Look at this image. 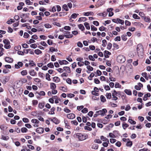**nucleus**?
I'll use <instances>...</instances> for the list:
<instances>
[{
  "instance_id": "1",
  "label": "nucleus",
  "mask_w": 151,
  "mask_h": 151,
  "mask_svg": "<svg viewBox=\"0 0 151 151\" xmlns=\"http://www.w3.org/2000/svg\"><path fill=\"white\" fill-rule=\"evenodd\" d=\"M74 136L79 141H84L88 138V135L86 134H82L80 133H77L75 134Z\"/></svg>"
},
{
  "instance_id": "2",
  "label": "nucleus",
  "mask_w": 151,
  "mask_h": 151,
  "mask_svg": "<svg viewBox=\"0 0 151 151\" xmlns=\"http://www.w3.org/2000/svg\"><path fill=\"white\" fill-rule=\"evenodd\" d=\"M117 60L119 63H124L125 61L126 58L124 55H119L117 56Z\"/></svg>"
},
{
  "instance_id": "3",
  "label": "nucleus",
  "mask_w": 151,
  "mask_h": 151,
  "mask_svg": "<svg viewBox=\"0 0 151 151\" xmlns=\"http://www.w3.org/2000/svg\"><path fill=\"white\" fill-rule=\"evenodd\" d=\"M139 14L141 16L142 18L145 22L148 23H150L151 22V19L149 17L142 16V14L143 15V14L142 13L140 12Z\"/></svg>"
},
{
  "instance_id": "4",
  "label": "nucleus",
  "mask_w": 151,
  "mask_h": 151,
  "mask_svg": "<svg viewBox=\"0 0 151 151\" xmlns=\"http://www.w3.org/2000/svg\"><path fill=\"white\" fill-rule=\"evenodd\" d=\"M106 112L107 110L106 109H103L101 110H100L96 111V113H98L99 115H101L102 116H104L105 113Z\"/></svg>"
},
{
  "instance_id": "5",
  "label": "nucleus",
  "mask_w": 151,
  "mask_h": 151,
  "mask_svg": "<svg viewBox=\"0 0 151 151\" xmlns=\"http://www.w3.org/2000/svg\"><path fill=\"white\" fill-rule=\"evenodd\" d=\"M64 36L66 38H70L73 37V35L71 34L68 31H64L63 32Z\"/></svg>"
},
{
  "instance_id": "6",
  "label": "nucleus",
  "mask_w": 151,
  "mask_h": 151,
  "mask_svg": "<svg viewBox=\"0 0 151 151\" xmlns=\"http://www.w3.org/2000/svg\"><path fill=\"white\" fill-rule=\"evenodd\" d=\"M112 92V99L114 100H116L118 99V98L116 97L117 96L118 93L115 90H114Z\"/></svg>"
},
{
  "instance_id": "7",
  "label": "nucleus",
  "mask_w": 151,
  "mask_h": 151,
  "mask_svg": "<svg viewBox=\"0 0 151 151\" xmlns=\"http://www.w3.org/2000/svg\"><path fill=\"white\" fill-rule=\"evenodd\" d=\"M137 50L138 53L139 52V51H140L141 53L142 54L143 51V46L141 45H138L137 46Z\"/></svg>"
},
{
  "instance_id": "8",
  "label": "nucleus",
  "mask_w": 151,
  "mask_h": 151,
  "mask_svg": "<svg viewBox=\"0 0 151 151\" xmlns=\"http://www.w3.org/2000/svg\"><path fill=\"white\" fill-rule=\"evenodd\" d=\"M23 65V63L21 62H18L17 64H15V67L16 68L19 69L20 68V67H22Z\"/></svg>"
},
{
  "instance_id": "9",
  "label": "nucleus",
  "mask_w": 151,
  "mask_h": 151,
  "mask_svg": "<svg viewBox=\"0 0 151 151\" xmlns=\"http://www.w3.org/2000/svg\"><path fill=\"white\" fill-rule=\"evenodd\" d=\"M44 131V128L42 127L37 128L36 130V132L40 134L42 133Z\"/></svg>"
},
{
  "instance_id": "10",
  "label": "nucleus",
  "mask_w": 151,
  "mask_h": 151,
  "mask_svg": "<svg viewBox=\"0 0 151 151\" xmlns=\"http://www.w3.org/2000/svg\"><path fill=\"white\" fill-rule=\"evenodd\" d=\"M5 60L6 62L9 63H11L13 61L12 58L9 57H6L5 58Z\"/></svg>"
},
{
  "instance_id": "11",
  "label": "nucleus",
  "mask_w": 151,
  "mask_h": 151,
  "mask_svg": "<svg viewBox=\"0 0 151 151\" xmlns=\"http://www.w3.org/2000/svg\"><path fill=\"white\" fill-rule=\"evenodd\" d=\"M51 121L56 124H58L60 123V121L56 117L53 118Z\"/></svg>"
},
{
  "instance_id": "12",
  "label": "nucleus",
  "mask_w": 151,
  "mask_h": 151,
  "mask_svg": "<svg viewBox=\"0 0 151 151\" xmlns=\"http://www.w3.org/2000/svg\"><path fill=\"white\" fill-rule=\"evenodd\" d=\"M67 117L70 119H73L74 118L75 116V115L73 114H70L67 115Z\"/></svg>"
},
{
  "instance_id": "13",
  "label": "nucleus",
  "mask_w": 151,
  "mask_h": 151,
  "mask_svg": "<svg viewBox=\"0 0 151 151\" xmlns=\"http://www.w3.org/2000/svg\"><path fill=\"white\" fill-rule=\"evenodd\" d=\"M58 62L60 65H62L63 64L66 65L68 63V62L65 60H59Z\"/></svg>"
},
{
  "instance_id": "14",
  "label": "nucleus",
  "mask_w": 151,
  "mask_h": 151,
  "mask_svg": "<svg viewBox=\"0 0 151 151\" xmlns=\"http://www.w3.org/2000/svg\"><path fill=\"white\" fill-rule=\"evenodd\" d=\"M29 73L31 76H34L37 74V73L34 70H31L29 71Z\"/></svg>"
},
{
  "instance_id": "15",
  "label": "nucleus",
  "mask_w": 151,
  "mask_h": 151,
  "mask_svg": "<svg viewBox=\"0 0 151 151\" xmlns=\"http://www.w3.org/2000/svg\"><path fill=\"white\" fill-rule=\"evenodd\" d=\"M1 81L3 83L5 84L8 81V79H7L5 77H2L1 79Z\"/></svg>"
},
{
  "instance_id": "16",
  "label": "nucleus",
  "mask_w": 151,
  "mask_h": 151,
  "mask_svg": "<svg viewBox=\"0 0 151 151\" xmlns=\"http://www.w3.org/2000/svg\"><path fill=\"white\" fill-rule=\"evenodd\" d=\"M83 15L85 16H88L89 15H92L93 14V13L92 12H88L83 13Z\"/></svg>"
},
{
  "instance_id": "17",
  "label": "nucleus",
  "mask_w": 151,
  "mask_h": 151,
  "mask_svg": "<svg viewBox=\"0 0 151 151\" xmlns=\"http://www.w3.org/2000/svg\"><path fill=\"white\" fill-rule=\"evenodd\" d=\"M101 139L103 140V141L107 142L109 143V139L106 138V137L103 136H101L100 137Z\"/></svg>"
},
{
  "instance_id": "18",
  "label": "nucleus",
  "mask_w": 151,
  "mask_h": 151,
  "mask_svg": "<svg viewBox=\"0 0 151 151\" xmlns=\"http://www.w3.org/2000/svg\"><path fill=\"white\" fill-rule=\"evenodd\" d=\"M1 139L5 140H7L9 139V137L8 136H5L2 135H1Z\"/></svg>"
},
{
  "instance_id": "19",
  "label": "nucleus",
  "mask_w": 151,
  "mask_h": 151,
  "mask_svg": "<svg viewBox=\"0 0 151 151\" xmlns=\"http://www.w3.org/2000/svg\"><path fill=\"white\" fill-rule=\"evenodd\" d=\"M124 92L128 95H132V92L130 90L125 89Z\"/></svg>"
},
{
  "instance_id": "20",
  "label": "nucleus",
  "mask_w": 151,
  "mask_h": 151,
  "mask_svg": "<svg viewBox=\"0 0 151 151\" xmlns=\"http://www.w3.org/2000/svg\"><path fill=\"white\" fill-rule=\"evenodd\" d=\"M60 79L58 77H54L53 78V81L55 82H58L60 81Z\"/></svg>"
},
{
  "instance_id": "21",
  "label": "nucleus",
  "mask_w": 151,
  "mask_h": 151,
  "mask_svg": "<svg viewBox=\"0 0 151 151\" xmlns=\"http://www.w3.org/2000/svg\"><path fill=\"white\" fill-rule=\"evenodd\" d=\"M55 108L54 107H52L51 109V111H50L49 112V114H55V112H54V111L55 110Z\"/></svg>"
},
{
  "instance_id": "22",
  "label": "nucleus",
  "mask_w": 151,
  "mask_h": 151,
  "mask_svg": "<svg viewBox=\"0 0 151 151\" xmlns=\"http://www.w3.org/2000/svg\"><path fill=\"white\" fill-rule=\"evenodd\" d=\"M64 70L66 71L67 72L70 73V68L68 67H63Z\"/></svg>"
},
{
  "instance_id": "23",
  "label": "nucleus",
  "mask_w": 151,
  "mask_h": 151,
  "mask_svg": "<svg viewBox=\"0 0 151 151\" xmlns=\"http://www.w3.org/2000/svg\"><path fill=\"white\" fill-rule=\"evenodd\" d=\"M132 142L130 141V140L128 141L126 144V146L127 147H131L132 145Z\"/></svg>"
},
{
  "instance_id": "24",
  "label": "nucleus",
  "mask_w": 151,
  "mask_h": 151,
  "mask_svg": "<svg viewBox=\"0 0 151 151\" xmlns=\"http://www.w3.org/2000/svg\"><path fill=\"white\" fill-rule=\"evenodd\" d=\"M124 21L122 19H121L119 18H117V23H119L121 24L122 25H123L124 24Z\"/></svg>"
},
{
  "instance_id": "25",
  "label": "nucleus",
  "mask_w": 151,
  "mask_h": 151,
  "mask_svg": "<svg viewBox=\"0 0 151 151\" xmlns=\"http://www.w3.org/2000/svg\"><path fill=\"white\" fill-rule=\"evenodd\" d=\"M100 100L102 102H104L106 101V99L105 97L103 95H101L100 96Z\"/></svg>"
},
{
  "instance_id": "26",
  "label": "nucleus",
  "mask_w": 151,
  "mask_h": 151,
  "mask_svg": "<svg viewBox=\"0 0 151 151\" xmlns=\"http://www.w3.org/2000/svg\"><path fill=\"white\" fill-rule=\"evenodd\" d=\"M56 84L54 83H51L50 84V88L52 89H54L56 88Z\"/></svg>"
},
{
  "instance_id": "27",
  "label": "nucleus",
  "mask_w": 151,
  "mask_h": 151,
  "mask_svg": "<svg viewBox=\"0 0 151 151\" xmlns=\"http://www.w3.org/2000/svg\"><path fill=\"white\" fill-rule=\"evenodd\" d=\"M3 42L6 45H9L10 44V42L8 40L4 39L3 41Z\"/></svg>"
},
{
  "instance_id": "28",
  "label": "nucleus",
  "mask_w": 151,
  "mask_h": 151,
  "mask_svg": "<svg viewBox=\"0 0 151 151\" xmlns=\"http://www.w3.org/2000/svg\"><path fill=\"white\" fill-rule=\"evenodd\" d=\"M98 147V145L96 144H93L92 146V148L95 150H97Z\"/></svg>"
},
{
  "instance_id": "29",
  "label": "nucleus",
  "mask_w": 151,
  "mask_h": 151,
  "mask_svg": "<svg viewBox=\"0 0 151 151\" xmlns=\"http://www.w3.org/2000/svg\"><path fill=\"white\" fill-rule=\"evenodd\" d=\"M78 15V14L73 13L71 15L70 17L72 18L75 19Z\"/></svg>"
},
{
  "instance_id": "30",
  "label": "nucleus",
  "mask_w": 151,
  "mask_h": 151,
  "mask_svg": "<svg viewBox=\"0 0 151 151\" xmlns=\"http://www.w3.org/2000/svg\"><path fill=\"white\" fill-rule=\"evenodd\" d=\"M106 96L107 99H110L111 97V93H106Z\"/></svg>"
},
{
  "instance_id": "31",
  "label": "nucleus",
  "mask_w": 151,
  "mask_h": 151,
  "mask_svg": "<svg viewBox=\"0 0 151 151\" xmlns=\"http://www.w3.org/2000/svg\"><path fill=\"white\" fill-rule=\"evenodd\" d=\"M31 122L32 123L38 124L40 122L37 119H33L31 120Z\"/></svg>"
},
{
  "instance_id": "32",
  "label": "nucleus",
  "mask_w": 151,
  "mask_h": 151,
  "mask_svg": "<svg viewBox=\"0 0 151 151\" xmlns=\"http://www.w3.org/2000/svg\"><path fill=\"white\" fill-rule=\"evenodd\" d=\"M84 25L87 29H90V27L88 23L86 22H85L84 23Z\"/></svg>"
},
{
  "instance_id": "33",
  "label": "nucleus",
  "mask_w": 151,
  "mask_h": 151,
  "mask_svg": "<svg viewBox=\"0 0 151 151\" xmlns=\"http://www.w3.org/2000/svg\"><path fill=\"white\" fill-rule=\"evenodd\" d=\"M128 121L129 123H130L131 124H136V122L133 120L132 119H129L128 120Z\"/></svg>"
},
{
  "instance_id": "34",
  "label": "nucleus",
  "mask_w": 151,
  "mask_h": 151,
  "mask_svg": "<svg viewBox=\"0 0 151 151\" xmlns=\"http://www.w3.org/2000/svg\"><path fill=\"white\" fill-rule=\"evenodd\" d=\"M21 74L23 76H25L27 75V71L26 70H24L21 72Z\"/></svg>"
},
{
  "instance_id": "35",
  "label": "nucleus",
  "mask_w": 151,
  "mask_h": 151,
  "mask_svg": "<svg viewBox=\"0 0 151 151\" xmlns=\"http://www.w3.org/2000/svg\"><path fill=\"white\" fill-rule=\"evenodd\" d=\"M102 46L103 47H105L106 46V45L107 44L106 41L105 40H104L102 41Z\"/></svg>"
},
{
  "instance_id": "36",
  "label": "nucleus",
  "mask_w": 151,
  "mask_h": 151,
  "mask_svg": "<svg viewBox=\"0 0 151 151\" xmlns=\"http://www.w3.org/2000/svg\"><path fill=\"white\" fill-rule=\"evenodd\" d=\"M122 126L123 129H125L129 127V125L125 123H124L122 124Z\"/></svg>"
},
{
  "instance_id": "37",
  "label": "nucleus",
  "mask_w": 151,
  "mask_h": 151,
  "mask_svg": "<svg viewBox=\"0 0 151 151\" xmlns=\"http://www.w3.org/2000/svg\"><path fill=\"white\" fill-rule=\"evenodd\" d=\"M35 52L36 54L37 55H39V54H41L42 53V52L39 49H36L35 50Z\"/></svg>"
},
{
  "instance_id": "38",
  "label": "nucleus",
  "mask_w": 151,
  "mask_h": 151,
  "mask_svg": "<svg viewBox=\"0 0 151 151\" xmlns=\"http://www.w3.org/2000/svg\"><path fill=\"white\" fill-rule=\"evenodd\" d=\"M45 104L44 103H40L39 104V107L40 109H42L44 106Z\"/></svg>"
},
{
  "instance_id": "39",
  "label": "nucleus",
  "mask_w": 151,
  "mask_h": 151,
  "mask_svg": "<svg viewBox=\"0 0 151 151\" xmlns=\"http://www.w3.org/2000/svg\"><path fill=\"white\" fill-rule=\"evenodd\" d=\"M86 17H80L78 19L79 22L83 21L85 22L86 20Z\"/></svg>"
},
{
  "instance_id": "40",
  "label": "nucleus",
  "mask_w": 151,
  "mask_h": 151,
  "mask_svg": "<svg viewBox=\"0 0 151 151\" xmlns=\"http://www.w3.org/2000/svg\"><path fill=\"white\" fill-rule=\"evenodd\" d=\"M112 46V44L111 43L109 42L108 44L107 49L108 50H110L111 49Z\"/></svg>"
},
{
  "instance_id": "41",
  "label": "nucleus",
  "mask_w": 151,
  "mask_h": 151,
  "mask_svg": "<svg viewBox=\"0 0 151 151\" xmlns=\"http://www.w3.org/2000/svg\"><path fill=\"white\" fill-rule=\"evenodd\" d=\"M0 128L1 130H4L5 129H6V127L4 124H2L0 125Z\"/></svg>"
},
{
  "instance_id": "42",
  "label": "nucleus",
  "mask_w": 151,
  "mask_h": 151,
  "mask_svg": "<svg viewBox=\"0 0 151 151\" xmlns=\"http://www.w3.org/2000/svg\"><path fill=\"white\" fill-rule=\"evenodd\" d=\"M60 90H62L64 92H66L67 90V89L64 86H61L60 87Z\"/></svg>"
},
{
  "instance_id": "43",
  "label": "nucleus",
  "mask_w": 151,
  "mask_h": 151,
  "mask_svg": "<svg viewBox=\"0 0 151 151\" xmlns=\"http://www.w3.org/2000/svg\"><path fill=\"white\" fill-rule=\"evenodd\" d=\"M47 66L48 67L50 68H54V65L53 63H50L47 64Z\"/></svg>"
},
{
  "instance_id": "44",
  "label": "nucleus",
  "mask_w": 151,
  "mask_h": 151,
  "mask_svg": "<svg viewBox=\"0 0 151 151\" xmlns=\"http://www.w3.org/2000/svg\"><path fill=\"white\" fill-rule=\"evenodd\" d=\"M63 9H64L66 11H68V9L67 5L65 4L63 5Z\"/></svg>"
},
{
  "instance_id": "45",
  "label": "nucleus",
  "mask_w": 151,
  "mask_h": 151,
  "mask_svg": "<svg viewBox=\"0 0 151 151\" xmlns=\"http://www.w3.org/2000/svg\"><path fill=\"white\" fill-rule=\"evenodd\" d=\"M21 132L22 133L26 132L27 131V129L26 127H22L21 129Z\"/></svg>"
},
{
  "instance_id": "46",
  "label": "nucleus",
  "mask_w": 151,
  "mask_h": 151,
  "mask_svg": "<svg viewBox=\"0 0 151 151\" xmlns=\"http://www.w3.org/2000/svg\"><path fill=\"white\" fill-rule=\"evenodd\" d=\"M78 27L79 29H80L82 31L84 30L85 29L83 25H82V24H79Z\"/></svg>"
},
{
  "instance_id": "47",
  "label": "nucleus",
  "mask_w": 151,
  "mask_h": 151,
  "mask_svg": "<svg viewBox=\"0 0 151 151\" xmlns=\"http://www.w3.org/2000/svg\"><path fill=\"white\" fill-rule=\"evenodd\" d=\"M132 17L133 18L135 19H140L139 17L136 14H134L133 15Z\"/></svg>"
},
{
  "instance_id": "48",
  "label": "nucleus",
  "mask_w": 151,
  "mask_h": 151,
  "mask_svg": "<svg viewBox=\"0 0 151 151\" xmlns=\"http://www.w3.org/2000/svg\"><path fill=\"white\" fill-rule=\"evenodd\" d=\"M94 76V74L93 73H91L88 78V79L91 80L92 79V78Z\"/></svg>"
},
{
  "instance_id": "49",
  "label": "nucleus",
  "mask_w": 151,
  "mask_h": 151,
  "mask_svg": "<svg viewBox=\"0 0 151 151\" xmlns=\"http://www.w3.org/2000/svg\"><path fill=\"white\" fill-rule=\"evenodd\" d=\"M106 29V28L103 26H102L100 27L99 28V29L101 31H105V30Z\"/></svg>"
},
{
  "instance_id": "50",
  "label": "nucleus",
  "mask_w": 151,
  "mask_h": 151,
  "mask_svg": "<svg viewBox=\"0 0 151 151\" xmlns=\"http://www.w3.org/2000/svg\"><path fill=\"white\" fill-rule=\"evenodd\" d=\"M14 22V20L11 19L7 21V23L8 24H11L12 23Z\"/></svg>"
},
{
  "instance_id": "51",
  "label": "nucleus",
  "mask_w": 151,
  "mask_h": 151,
  "mask_svg": "<svg viewBox=\"0 0 151 151\" xmlns=\"http://www.w3.org/2000/svg\"><path fill=\"white\" fill-rule=\"evenodd\" d=\"M50 76L49 75V74L48 73H47L46 74V78L47 80L50 81L51 80L50 78Z\"/></svg>"
},
{
  "instance_id": "52",
  "label": "nucleus",
  "mask_w": 151,
  "mask_h": 151,
  "mask_svg": "<svg viewBox=\"0 0 151 151\" xmlns=\"http://www.w3.org/2000/svg\"><path fill=\"white\" fill-rule=\"evenodd\" d=\"M94 142L95 143L101 144L102 143V141L99 139H96L94 140Z\"/></svg>"
},
{
  "instance_id": "53",
  "label": "nucleus",
  "mask_w": 151,
  "mask_h": 151,
  "mask_svg": "<svg viewBox=\"0 0 151 151\" xmlns=\"http://www.w3.org/2000/svg\"><path fill=\"white\" fill-rule=\"evenodd\" d=\"M91 29L92 31H96L97 30V28L95 27L93 25H92L91 26Z\"/></svg>"
},
{
  "instance_id": "54",
  "label": "nucleus",
  "mask_w": 151,
  "mask_h": 151,
  "mask_svg": "<svg viewBox=\"0 0 151 151\" xmlns=\"http://www.w3.org/2000/svg\"><path fill=\"white\" fill-rule=\"evenodd\" d=\"M88 58L89 59L92 61H94L95 60V59L93 57L92 55H89L88 56Z\"/></svg>"
},
{
  "instance_id": "55",
  "label": "nucleus",
  "mask_w": 151,
  "mask_h": 151,
  "mask_svg": "<svg viewBox=\"0 0 151 151\" xmlns=\"http://www.w3.org/2000/svg\"><path fill=\"white\" fill-rule=\"evenodd\" d=\"M39 76L42 78H44V74L41 72H39L38 73Z\"/></svg>"
},
{
  "instance_id": "56",
  "label": "nucleus",
  "mask_w": 151,
  "mask_h": 151,
  "mask_svg": "<svg viewBox=\"0 0 151 151\" xmlns=\"http://www.w3.org/2000/svg\"><path fill=\"white\" fill-rule=\"evenodd\" d=\"M75 96V95L73 94L70 93L67 94V97L70 98H72Z\"/></svg>"
},
{
  "instance_id": "57",
  "label": "nucleus",
  "mask_w": 151,
  "mask_h": 151,
  "mask_svg": "<svg viewBox=\"0 0 151 151\" xmlns=\"http://www.w3.org/2000/svg\"><path fill=\"white\" fill-rule=\"evenodd\" d=\"M121 86V85L119 83H116L115 85V88H120Z\"/></svg>"
},
{
  "instance_id": "58",
  "label": "nucleus",
  "mask_w": 151,
  "mask_h": 151,
  "mask_svg": "<svg viewBox=\"0 0 151 151\" xmlns=\"http://www.w3.org/2000/svg\"><path fill=\"white\" fill-rule=\"evenodd\" d=\"M29 65H31V66H35L36 64L34 63L33 61H32L31 62L29 63Z\"/></svg>"
},
{
  "instance_id": "59",
  "label": "nucleus",
  "mask_w": 151,
  "mask_h": 151,
  "mask_svg": "<svg viewBox=\"0 0 151 151\" xmlns=\"http://www.w3.org/2000/svg\"><path fill=\"white\" fill-rule=\"evenodd\" d=\"M64 123L65 124L66 128L68 129H70V126L69 125H68V122L65 121Z\"/></svg>"
},
{
  "instance_id": "60",
  "label": "nucleus",
  "mask_w": 151,
  "mask_h": 151,
  "mask_svg": "<svg viewBox=\"0 0 151 151\" xmlns=\"http://www.w3.org/2000/svg\"><path fill=\"white\" fill-rule=\"evenodd\" d=\"M44 26L47 28H50L51 27V25L48 23L45 24Z\"/></svg>"
},
{
  "instance_id": "61",
  "label": "nucleus",
  "mask_w": 151,
  "mask_h": 151,
  "mask_svg": "<svg viewBox=\"0 0 151 151\" xmlns=\"http://www.w3.org/2000/svg\"><path fill=\"white\" fill-rule=\"evenodd\" d=\"M23 121L25 123H28L29 122V120L26 118H24L22 119Z\"/></svg>"
},
{
  "instance_id": "62",
  "label": "nucleus",
  "mask_w": 151,
  "mask_h": 151,
  "mask_svg": "<svg viewBox=\"0 0 151 151\" xmlns=\"http://www.w3.org/2000/svg\"><path fill=\"white\" fill-rule=\"evenodd\" d=\"M86 68L89 71H92L93 70V68L90 65L87 66Z\"/></svg>"
},
{
  "instance_id": "63",
  "label": "nucleus",
  "mask_w": 151,
  "mask_h": 151,
  "mask_svg": "<svg viewBox=\"0 0 151 151\" xmlns=\"http://www.w3.org/2000/svg\"><path fill=\"white\" fill-rule=\"evenodd\" d=\"M68 105L71 108H73L75 107V106H74V104L73 103L70 102L68 104Z\"/></svg>"
},
{
  "instance_id": "64",
  "label": "nucleus",
  "mask_w": 151,
  "mask_h": 151,
  "mask_svg": "<svg viewBox=\"0 0 151 151\" xmlns=\"http://www.w3.org/2000/svg\"><path fill=\"white\" fill-rule=\"evenodd\" d=\"M88 111V109L87 108H84L82 110L81 112L83 113H86Z\"/></svg>"
}]
</instances>
